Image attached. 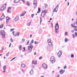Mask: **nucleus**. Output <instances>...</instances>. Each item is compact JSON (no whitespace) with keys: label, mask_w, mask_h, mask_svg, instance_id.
<instances>
[{"label":"nucleus","mask_w":77,"mask_h":77,"mask_svg":"<svg viewBox=\"0 0 77 77\" xmlns=\"http://www.w3.org/2000/svg\"><path fill=\"white\" fill-rule=\"evenodd\" d=\"M74 57V54H72L71 55V57L72 58H73V57Z\"/></svg>","instance_id":"nucleus-33"},{"label":"nucleus","mask_w":77,"mask_h":77,"mask_svg":"<svg viewBox=\"0 0 77 77\" xmlns=\"http://www.w3.org/2000/svg\"><path fill=\"white\" fill-rule=\"evenodd\" d=\"M31 23H32V21H31L29 23L27 24L28 26H30L31 24Z\"/></svg>","instance_id":"nucleus-21"},{"label":"nucleus","mask_w":77,"mask_h":77,"mask_svg":"<svg viewBox=\"0 0 77 77\" xmlns=\"http://www.w3.org/2000/svg\"><path fill=\"white\" fill-rule=\"evenodd\" d=\"M1 31L2 33H5V30H2Z\"/></svg>","instance_id":"nucleus-30"},{"label":"nucleus","mask_w":77,"mask_h":77,"mask_svg":"<svg viewBox=\"0 0 77 77\" xmlns=\"http://www.w3.org/2000/svg\"><path fill=\"white\" fill-rule=\"evenodd\" d=\"M22 2L23 3H25V1L24 0H22Z\"/></svg>","instance_id":"nucleus-53"},{"label":"nucleus","mask_w":77,"mask_h":77,"mask_svg":"<svg viewBox=\"0 0 77 77\" xmlns=\"http://www.w3.org/2000/svg\"><path fill=\"white\" fill-rule=\"evenodd\" d=\"M42 67L44 68V69H47V68H48L47 65L45 64V63L43 64L42 65Z\"/></svg>","instance_id":"nucleus-3"},{"label":"nucleus","mask_w":77,"mask_h":77,"mask_svg":"<svg viewBox=\"0 0 77 77\" xmlns=\"http://www.w3.org/2000/svg\"><path fill=\"white\" fill-rule=\"evenodd\" d=\"M35 64H36H36H37V61L35 60V61L34 63V64L35 65Z\"/></svg>","instance_id":"nucleus-34"},{"label":"nucleus","mask_w":77,"mask_h":77,"mask_svg":"<svg viewBox=\"0 0 77 77\" xmlns=\"http://www.w3.org/2000/svg\"><path fill=\"white\" fill-rule=\"evenodd\" d=\"M49 45H52V43L51 42V40L49 39L48 41Z\"/></svg>","instance_id":"nucleus-8"},{"label":"nucleus","mask_w":77,"mask_h":77,"mask_svg":"<svg viewBox=\"0 0 77 77\" xmlns=\"http://www.w3.org/2000/svg\"><path fill=\"white\" fill-rule=\"evenodd\" d=\"M23 16H24V15L23 13H22L20 15V17H23Z\"/></svg>","instance_id":"nucleus-40"},{"label":"nucleus","mask_w":77,"mask_h":77,"mask_svg":"<svg viewBox=\"0 0 77 77\" xmlns=\"http://www.w3.org/2000/svg\"><path fill=\"white\" fill-rule=\"evenodd\" d=\"M20 1H21V0H15L13 2V3H19Z\"/></svg>","instance_id":"nucleus-12"},{"label":"nucleus","mask_w":77,"mask_h":77,"mask_svg":"<svg viewBox=\"0 0 77 77\" xmlns=\"http://www.w3.org/2000/svg\"><path fill=\"white\" fill-rule=\"evenodd\" d=\"M3 26H4V25L2 24L0 26V29H2L3 27Z\"/></svg>","instance_id":"nucleus-25"},{"label":"nucleus","mask_w":77,"mask_h":77,"mask_svg":"<svg viewBox=\"0 0 77 77\" xmlns=\"http://www.w3.org/2000/svg\"><path fill=\"white\" fill-rule=\"evenodd\" d=\"M38 12H41V8H38Z\"/></svg>","instance_id":"nucleus-36"},{"label":"nucleus","mask_w":77,"mask_h":77,"mask_svg":"<svg viewBox=\"0 0 77 77\" xmlns=\"http://www.w3.org/2000/svg\"><path fill=\"white\" fill-rule=\"evenodd\" d=\"M72 35L73 36V38H75V35H74V34H72Z\"/></svg>","instance_id":"nucleus-46"},{"label":"nucleus","mask_w":77,"mask_h":77,"mask_svg":"<svg viewBox=\"0 0 77 77\" xmlns=\"http://www.w3.org/2000/svg\"><path fill=\"white\" fill-rule=\"evenodd\" d=\"M34 54L35 55H36V52H34Z\"/></svg>","instance_id":"nucleus-63"},{"label":"nucleus","mask_w":77,"mask_h":77,"mask_svg":"<svg viewBox=\"0 0 77 77\" xmlns=\"http://www.w3.org/2000/svg\"><path fill=\"white\" fill-rule=\"evenodd\" d=\"M33 40L32 39L31 40V42H30V43L29 45H31L32 44H33Z\"/></svg>","instance_id":"nucleus-23"},{"label":"nucleus","mask_w":77,"mask_h":77,"mask_svg":"<svg viewBox=\"0 0 77 77\" xmlns=\"http://www.w3.org/2000/svg\"><path fill=\"white\" fill-rule=\"evenodd\" d=\"M53 57H51L50 59V61L51 63H53L54 62H55L56 60L54 59V58H52Z\"/></svg>","instance_id":"nucleus-2"},{"label":"nucleus","mask_w":77,"mask_h":77,"mask_svg":"<svg viewBox=\"0 0 77 77\" xmlns=\"http://www.w3.org/2000/svg\"><path fill=\"white\" fill-rule=\"evenodd\" d=\"M2 38H5V34H3V35H2Z\"/></svg>","instance_id":"nucleus-22"},{"label":"nucleus","mask_w":77,"mask_h":77,"mask_svg":"<svg viewBox=\"0 0 77 77\" xmlns=\"http://www.w3.org/2000/svg\"><path fill=\"white\" fill-rule=\"evenodd\" d=\"M51 24L52 27L53 28V23H51Z\"/></svg>","instance_id":"nucleus-62"},{"label":"nucleus","mask_w":77,"mask_h":77,"mask_svg":"<svg viewBox=\"0 0 77 77\" xmlns=\"http://www.w3.org/2000/svg\"><path fill=\"white\" fill-rule=\"evenodd\" d=\"M17 36H20V32H18V33H17Z\"/></svg>","instance_id":"nucleus-41"},{"label":"nucleus","mask_w":77,"mask_h":77,"mask_svg":"<svg viewBox=\"0 0 77 77\" xmlns=\"http://www.w3.org/2000/svg\"><path fill=\"white\" fill-rule=\"evenodd\" d=\"M34 63H35V61H34V60H33L32 62V64H34Z\"/></svg>","instance_id":"nucleus-48"},{"label":"nucleus","mask_w":77,"mask_h":77,"mask_svg":"<svg viewBox=\"0 0 77 77\" xmlns=\"http://www.w3.org/2000/svg\"><path fill=\"white\" fill-rule=\"evenodd\" d=\"M5 16L4 15V17H2H2H1L0 19V20H4V18H5Z\"/></svg>","instance_id":"nucleus-24"},{"label":"nucleus","mask_w":77,"mask_h":77,"mask_svg":"<svg viewBox=\"0 0 77 77\" xmlns=\"http://www.w3.org/2000/svg\"><path fill=\"white\" fill-rule=\"evenodd\" d=\"M10 53V52H8L6 54V56H8Z\"/></svg>","instance_id":"nucleus-27"},{"label":"nucleus","mask_w":77,"mask_h":77,"mask_svg":"<svg viewBox=\"0 0 77 77\" xmlns=\"http://www.w3.org/2000/svg\"><path fill=\"white\" fill-rule=\"evenodd\" d=\"M68 33L67 32H65V36H68Z\"/></svg>","instance_id":"nucleus-29"},{"label":"nucleus","mask_w":77,"mask_h":77,"mask_svg":"<svg viewBox=\"0 0 77 77\" xmlns=\"http://www.w3.org/2000/svg\"><path fill=\"white\" fill-rule=\"evenodd\" d=\"M4 15H4V14L3 13V14L1 17V18H2V17H3H3H4Z\"/></svg>","instance_id":"nucleus-44"},{"label":"nucleus","mask_w":77,"mask_h":77,"mask_svg":"<svg viewBox=\"0 0 77 77\" xmlns=\"http://www.w3.org/2000/svg\"><path fill=\"white\" fill-rule=\"evenodd\" d=\"M33 48V45H31L28 46V49L29 51H30V50H32Z\"/></svg>","instance_id":"nucleus-4"},{"label":"nucleus","mask_w":77,"mask_h":77,"mask_svg":"<svg viewBox=\"0 0 77 77\" xmlns=\"http://www.w3.org/2000/svg\"><path fill=\"white\" fill-rule=\"evenodd\" d=\"M23 15H25L26 14V11H24V12H23Z\"/></svg>","instance_id":"nucleus-39"},{"label":"nucleus","mask_w":77,"mask_h":77,"mask_svg":"<svg viewBox=\"0 0 77 77\" xmlns=\"http://www.w3.org/2000/svg\"><path fill=\"white\" fill-rule=\"evenodd\" d=\"M75 36H77V32H75Z\"/></svg>","instance_id":"nucleus-47"},{"label":"nucleus","mask_w":77,"mask_h":77,"mask_svg":"<svg viewBox=\"0 0 77 77\" xmlns=\"http://www.w3.org/2000/svg\"><path fill=\"white\" fill-rule=\"evenodd\" d=\"M60 76V75H57V77H59Z\"/></svg>","instance_id":"nucleus-60"},{"label":"nucleus","mask_w":77,"mask_h":77,"mask_svg":"<svg viewBox=\"0 0 77 77\" xmlns=\"http://www.w3.org/2000/svg\"><path fill=\"white\" fill-rule=\"evenodd\" d=\"M34 16V14H31V17H32V18H33V16Z\"/></svg>","instance_id":"nucleus-42"},{"label":"nucleus","mask_w":77,"mask_h":77,"mask_svg":"<svg viewBox=\"0 0 77 77\" xmlns=\"http://www.w3.org/2000/svg\"><path fill=\"white\" fill-rule=\"evenodd\" d=\"M24 73V70L23 69H22L21 70Z\"/></svg>","instance_id":"nucleus-58"},{"label":"nucleus","mask_w":77,"mask_h":77,"mask_svg":"<svg viewBox=\"0 0 77 77\" xmlns=\"http://www.w3.org/2000/svg\"><path fill=\"white\" fill-rule=\"evenodd\" d=\"M14 33H15V31H13L12 32L13 35H15V34H14Z\"/></svg>","instance_id":"nucleus-57"},{"label":"nucleus","mask_w":77,"mask_h":77,"mask_svg":"<svg viewBox=\"0 0 77 77\" xmlns=\"http://www.w3.org/2000/svg\"><path fill=\"white\" fill-rule=\"evenodd\" d=\"M45 8H47V7H48V5H47V4H45Z\"/></svg>","instance_id":"nucleus-37"},{"label":"nucleus","mask_w":77,"mask_h":77,"mask_svg":"<svg viewBox=\"0 0 77 77\" xmlns=\"http://www.w3.org/2000/svg\"><path fill=\"white\" fill-rule=\"evenodd\" d=\"M66 66H65L64 67V69H66Z\"/></svg>","instance_id":"nucleus-55"},{"label":"nucleus","mask_w":77,"mask_h":77,"mask_svg":"<svg viewBox=\"0 0 77 77\" xmlns=\"http://www.w3.org/2000/svg\"><path fill=\"white\" fill-rule=\"evenodd\" d=\"M22 41H23V42H24V41H25V38H23L22 39Z\"/></svg>","instance_id":"nucleus-49"},{"label":"nucleus","mask_w":77,"mask_h":77,"mask_svg":"<svg viewBox=\"0 0 77 77\" xmlns=\"http://www.w3.org/2000/svg\"><path fill=\"white\" fill-rule=\"evenodd\" d=\"M11 45H12V44H11V43H10L9 46V48L11 47Z\"/></svg>","instance_id":"nucleus-50"},{"label":"nucleus","mask_w":77,"mask_h":77,"mask_svg":"<svg viewBox=\"0 0 77 77\" xmlns=\"http://www.w3.org/2000/svg\"><path fill=\"white\" fill-rule=\"evenodd\" d=\"M74 24H77V21L76 22H75L74 23Z\"/></svg>","instance_id":"nucleus-64"},{"label":"nucleus","mask_w":77,"mask_h":77,"mask_svg":"<svg viewBox=\"0 0 77 77\" xmlns=\"http://www.w3.org/2000/svg\"><path fill=\"white\" fill-rule=\"evenodd\" d=\"M23 49L24 51H25V50H26V48H25V47H23Z\"/></svg>","instance_id":"nucleus-54"},{"label":"nucleus","mask_w":77,"mask_h":77,"mask_svg":"<svg viewBox=\"0 0 77 77\" xmlns=\"http://www.w3.org/2000/svg\"><path fill=\"white\" fill-rule=\"evenodd\" d=\"M37 3V1L36 0H34V2H33V5L34 6L35 8L37 6V5H36V4Z\"/></svg>","instance_id":"nucleus-6"},{"label":"nucleus","mask_w":77,"mask_h":77,"mask_svg":"<svg viewBox=\"0 0 77 77\" xmlns=\"http://www.w3.org/2000/svg\"><path fill=\"white\" fill-rule=\"evenodd\" d=\"M62 52L61 51H59L58 53H57L58 56V57H60L62 55Z\"/></svg>","instance_id":"nucleus-5"},{"label":"nucleus","mask_w":77,"mask_h":77,"mask_svg":"<svg viewBox=\"0 0 77 77\" xmlns=\"http://www.w3.org/2000/svg\"><path fill=\"white\" fill-rule=\"evenodd\" d=\"M76 32H77V29H73Z\"/></svg>","instance_id":"nucleus-52"},{"label":"nucleus","mask_w":77,"mask_h":77,"mask_svg":"<svg viewBox=\"0 0 77 77\" xmlns=\"http://www.w3.org/2000/svg\"><path fill=\"white\" fill-rule=\"evenodd\" d=\"M34 44H39V42H36V41H35V42H34Z\"/></svg>","instance_id":"nucleus-31"},{"label":"nucleus","mask_w":77,"mask_h":77,"mask_svg":"<svg viewBox=\"0 0 77 77\" xmlns=\"http://www.w3.org/2000/svg\"><path fill=\"white\" fill-rule=\"evenodd\" d=\"M19 20H20V18H19V17H18V16H17L15 18L14 20H15V22H17V21H18Z\"/></svg>","instance_id":"nucleus-10"},{"label":"nucleus","mask_w":77,"mask_h":77,"mask_svg":"<svg viewBox=\"0 0 77 77\" xmlns=\"http://www.w3.org/2000/svg\"><path fill=\"white\" fill-rule=\"evenodd\" d=\"M42 58V57L41 56V57H40L39 58V59L40 60H41V59Z\"/></svg>","instance_id":"nucleus-45"},{"label":"nucleus","mask_w":77,"mask_h":77,"mask_svg":"<svg viewBox=\"0 0 77 77\" xmlns=\"http://www.w3.org/2000/svg\"><path fill=\"white\" fill-rule=\"evenodd\" d=\"M14 30H15V29H14V28L11 29V32L14 31Z\"/></svg>","instance_id":"nucleus-35"},{"label":"nucleus","mask_w":77,"mask_h":77,"mask_svg":"<svg viewBox=\"0 0 77 77\" xmlns=\"http://www.w3.org/2000/svg\"><path fill=\"white\" fill-rule=\"evenodd\" d=\"M6 19L7 21H9V20L11 19V18L9 17H6Z\"/></svg>","instance_id":"nucleus-20"},{"label":"nucleus","mask_w":77,"mask_h":77,"mask_svg":"<svg viewBox=\"0 0 77 77\" xmlns=\"http://www.w3.org/2000/svg\"><path fill=\"white\" fill-rule=\"evenodd\" d=\"M11 42H14V41L12 40V38H11Z\"/></svg>","instance_id":"nucleus-38"},{"label":"nucleus","mask_w":77,"mask_h":77,"mask_svg":"<svg viewBox=\"0 0 77 77\" xmlns=\"http://www.w3.org/2000/svg\"><path fill=\"white\" fill-rule=\"evenodd\" d=\"M57 9H58L59 8V5H57L56 7L55 8V9H54V11H56V9H57Z\"/></svg>","instance_id":"nucleus-18"},{"label":"nucleus","mask_w":77,"mask_h":77,"mask_svg":"<svg viewBox=\"0 0 77 77\" xmlns=\"http://www.w3.org/2000/svg\"><path fill=\"white\" fill-rule=\"evenodd\" d=\"M4 71H3V72H6V66H5L3 67Z\"/></svg>","instance_id":"nucleus-13"},{"label":"nucleus","mask_w":77,"mask_h":77,"mask_svg":"<svg viewBox=\"0 0 77 77\" xmlns=\"http://www.w3.org/2000/svg\"><path fill=\"white\" fill-rule=\"evenodd\" d=\"M69 2H68L67 6H69Z\"/></svg>","instance_id":"nucleus-61"},{"label":"nucleus","mask_w":77,"mask_h":77,"mask_svg":"<svg viewBox=\"0 0 77 77\" xmlns=\"http://www.w3.org/2000/svg\"><path fill=\"white\" fill-rule=\"evenodd\" d=\"M55 29L56 33H58V32H59V26L58 23H57L55 25Z\"/></svg>","instance_id":"nucleus-1"},{"label":"nucleus","mask_w":77,"mask_h":77,"mask_svg":"<svg viewBox=\"0 0 77 77\" xmlns=\"http://www.w3.org/2000/svg\"><path fill=\"white\" fill-rule=\"evenodd\" d=\"M65 42H67V41H68V39L67 38H66L64 40Z\"/></svg>","instance_id":"nucleus-19"},{"label":"nucleus","mask_w":77,"mask_h":77,"mask_svg":"<svg viewBox=\"0 0 77 77\" xmlns=\"http://www.w3.org/2000/svg\"><path fill=\"white\" fill-rule=\"evenodd\" d=\"M29 73L30 75H32L33 74V69H32L31 71Z\"/></svg>","instance_id":"nucleus-15"},{"label":"nucleus","mask_w":77,"mask_h":77,"mask_svg":"<svg viewBox=\"0 0 77 77\" xmlns=\"http://www.w3.org/2000/svg\"><path fill=\"white\" fill-rule=\"evenodd\" d=\"M26 5L27 6H30V3L29 2H27V3H26Z\"/></svg>","instance_id":"nucleus-28"},{"label":"nucleus","mask_w":77,"mask_h":77,"mask_svg":"<svg viewBox=\"0 0 77 77\" xmlns=\"http://www.w3.org/2000/svg\"><path fill=\"white\" fill-rule=\"evenodd\" d=\"M9 9L10 10L11 9V8L10 7H8V9L7 10V13H9V14H10L11 13H12V12L9 11Z\"/></svg>","instance_id":"nucleus-14"},{"label":"nucleus","mask_w":77,"mask_h":77,"mask_svg":"<svg viewBox=\"0 0 77 77\" xmlns=\"http://www.w3.org/2000/svg\"><path fill=\"white\" fill-rule=\"evenodd\" d=\"M0 34H1L2 35L3 34V32H2L1 31L0 32Z\"/></svg>","instance_id":"nucleus-51"},{"label":"nucleus","mask_w":77,"mask_h":77,"mask_svg":"<svg viewBox=\"0 0 77 77\" xmlns=\"http://www.w3.org/2000/svg\"><path fill=\"white\" fill-rule=\"evenodd\" d=\"M32 67L33 68H35V66L32 65Z\"/></svg>","instance_id":"nucleus-59"},{"label":"nucleus","mask_w":77,"mask_h":77,"mask_svg":"<svg viewBox=\"0 0 77 77\" xmlns=\"http://www.w3.org/2000/svg\"><path fill=\"white\" fill-rule=\"evenodd\" d=\"M29 40H28L26 43V45H28L29 44Z\"/></svg>","instance_id":"nucleus-43"},{"label":"nucleus","mask_w":77,"mask_h":77,"mask_svg":"<svg viewBox=\"0 0 77 77\" xmlns=\"http://www.w3.org/2000/svg\"><path fill=\"white\" fill-rule=\"evenodd\" d=\"M71 26H72V27H74V28H76V27H77V26H73L72 24H71Z\"/></svg>","instance_id":"nucleus-26"},{"label":"nucleus","mask_w":77,"mask_h":77,"mask_svg":"<svg viewBox=\"0 0 77 77\" xmlns=\"http://www.w3.org/2000/svg\"><path fill=\"white\" fill-rule=\"evenodd\" d=\"M19 48L20 50H22V46L21 45H20L19 46Z\"/></svg>","instance_id":"nucleus-17"},{"label":"nucleus","mask_w":77,"mask_h":77,"mask_svg":"<svg viewBox=\"0 0 77 77\" xmlns=\"http://www.w3.org/2000/svg\"><path fill=\"white\" fill-rule=\"evenodd\" d=\"M5 9V7H4V6L3 5L1 7V8L0 11H3Z\"/></svg>","instance_id":"nucleus-11"},{"label":"nucleus","mask_w":77,"mask_h":77,"mask_svg":"<svg viewBox=\"0 0 77 77\" xmlns=\"http://www.w3.org/2000/svg\"><path fill=\"white\" fill-rule=\"evenodd\" d=\"M17 33H16L15 34V35H14V36H17Z\"/></svg>","instance_id":"nucleus-56"},{"label":"nucleus","mask_w":77,"mask_h":77,"mask_svg":"<svg viewBox=\"0 0 77 77\" xmlns=\"http://www.w3.org/2000/svg\"><path fill=\"white\" fill-rule=\"evenodd\" d=\"M40 18V24H41V22L42 21V19L41 17Z\"/></svg>","instance_id":"nucleus-32"},{"label":"nucleus","mask_w":77,"mask_h":77,"mask_svg":"<svg viewBox=\"0 0 77 77\" xmlns=\"http://www.w3.org/2000/svg\"><path fill=\"white\" fill-rule=\"evenodd\" d=\"M45 13H46V12L45 11H42V14H41V16L42 17V18H44V16H42V14H43L44 15H45Z\"/></svg>","instance_id":"nucleus-7"},{"label":"nucleus","mask_w":77,"mask_h":77,"mask_svg":"<svg viewBox=\"0 0 77 77\" xmlns=\"http://www.w3.org/2000/svg\"><path fill=\"white\" fill-rule=\"evenodd\" d=\"M64 72H65V70L61 69L60 71V73L62 75V74H63V73H64Z\"/></svg>","instance_id":"nucleus-9"},{"label":"nucleus","mask_w":77,"mask_h":77,"mask_svg":"<svg viewBox=\"0 0 77 77\" xmlns=\"http://www.w3.org/2000/svg\"><path fill=\"white\" fill-rule=\"evenodd\" d=\"M21 66L22 68H24L25 67H26V65H25L24 64H22Z\"/></svg>","instance_id":"nucleus-16"}]
</instances>
